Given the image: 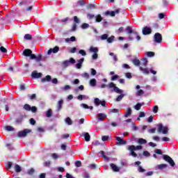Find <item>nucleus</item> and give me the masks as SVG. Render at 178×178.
I'll list each match as a JSON object with an SVG mask.
<instances>
[{"instance_id": "1", "label": "nucleus", "mask_w": 178, "mask_h": 178, "mask_svg": "<svg viewBox=\"0 0 178 178\" xmlns=\"http://www.w3.org/2000/svg\"><path fill=\"white\" fill-rule=\"evenodd\" d=\"M100 87H101V88H106V87H107V88H109L112 92H117V94H123V90L122 89H120L119 88H118L116 86V85L115 83H113V82H111L107 86L105 85V83H102L100 86Z\"/></svg>"}, {"instance_id": "2", "label": "nucleus", "mask_w": 178, "mask_h": 178, "mask_svg": "<svg viewBox=\"0 0 178 178\" xmlns=\"http://www.w3.org/2000/svg\"><path fill=\"white\" fill-rule=\"evenodd\" d=\"M157 131L159 133H162V134H168L169 129L168 127H164L162 124H157Z\"/></svg>"}, {"instance_id": "3", "label": "nucleus", "mask_w": 178, "mask_h": 178, "mask_svg": "<svg viewBox=\"0 0 178 178\" xmlns=\"http://www.w3.org/2000/svg\"><path fill=\"white\" fill-rule=\"evenodd\" d=\"M70 63L72 65H74L76 63V60L73 58H70L69 60H66L63 62L62 66L63 67H67V66H70Z\"/></svg>"}, {"instance_id": "4", "label": "nucleus", "mask_w": 178, "mask_h": 178, "mask_svg": "<svg viewBox=\"0 0 178 178\" xmlns=\"http://www.w3.org/2000/svg\"><path fill=\"white\" fill-rule=\"evenodd\" d=\"M94 104L95 106H99V105H102V106H106V102L105 100H100L99 98L96 97L94 99Z\"/></svg>"}, {"instance_id": "5", "label": "nucleus", "mask_w": 178, "mask_h": 178, "mask_svg": "<svg viewBox=\"0 0 178 178\" xmlns=\"http://www.w3.org/2000/svg\"><path fill=\"white\" fill-rule=\"evenodd\" d=\"M29 133H31V130L25 129L23 131H20L18 132V137H26Z\"/></svg>"}, {"instance_id": "6", "label": "nucleus", "mask_w": 178, "mask_h": 178, "mask_svg": "<svg viewBox=\"0 0 178 178\" xmlns=\"http://www.w3.org/2000/svg\"><path fill=\"white\" fill-rule=\"evenodd\" d=\"M106 117H107L106 114L102 113H100L96 115V119H97L99 122H104V120L106 119Z\"/></svg>"}, {"instance_id": "7", "label": "nucleus", "mask_w": 178, "mask_h": 178, "mask_svg": "<svg viewBox=\"0 0 178 178\" xmlns=\"http://www.w3.org/2000/svg\"><path fill=\"white\" fill-rule=\"evenodd\" d=\"M163 160L166 161V162H168V163H170L171 166H175V161L170 158V156L168 155H164Z\"/></svg>"}, {"instance_id": "8", "label": "nucleus", "mask_w": 178, "mask_h": 178, "mask_svg": "<svg viewBox=\"0 0 178 178\" xmlns=\"http://www.w3.org/2000/svg\"><path fill=\"white\" fill-rule=\"evenodd\" d=\"M115 139L117 140V145H126L127 144V142L120 137H116Z\"/></svg>"}, {"instance_id": "9", "label": "nucleus", "mask_w": 178, "mask_h": 178, "mask_svg": "<svg viewBox=\"0 0 178 178\" xmlns=\"http://www.w3.org/2000/svg\"><path fill=\"white\" fill-rule=\"evenodd\" d=\"M58 52H59V47L56 46L54 48L49 49L47 51V55H51L52 53L58 54Z\"/></svg>"}, {"instance_id": "10", "label": "nucleus", "mask_w": 178, "mask_h": 178, "mask_svg": "<svg viewBox=\"0 0 178 178\" xmlns=\"http://www.w3.org/2000/svg\"><path fill=\"white\" fill-rule=\"evenodd\" d=\"M154 41L155 42H162V35H161V33H156L154 35Z\"/></svg>"}, {"instance_id": "11", "label": "nucleus", "mask_w": 178, "mask_h": 178, "mask_svg": "<svg viewBox=\"0 0 178 178\" xmlns=\"http://www.w3.org/2000/svg\"><path fill=\"white\" fill-rule=\"evenodd\" d=\"M152 32V30L148 26H145L143 29V34L144 35H148V34H151Z\"/></svg>"}, {"instance_id": "12", "label": "nucleus", "mask_w": 178, "mask_h": 178, "mask_svg": "<svg viewBox=\"0 0 178 178\" xmlns=\"http://www.w3.org/2000/svg\"><path fill=\"white\" fill-rule=\"evenodd\" d=\"M128 149H131L132 151H137L140 149H143V146L138 145V146H135V145H131L128 147Z\"/></svg>"}, {"instance_id": "13", "label": "nucleus", "mask_w": 178, "mask_h": 178, "mask_svg": "<svg viewBox=\"0 0 178 178\" xmlns=\"http://www.w3.org/2000/svg\"><path fill=\"white\" fill-rule=\"evenodd\" d=\"M41 76H42V74L40 72H38L37 71H33L31 74V76L33 79H40V77H41Z\"/></svg>"}, {"instance_id": "14", "label": "nucleus", "mask_w": 178, "mask_h": 178, "mask_svg": "<svg viewBox=\"0 0 178 178\" xmlns=\"http://www.w3.org/2000/svg\"><path fill=\"white\" fill-rule=\"evenodd\" d=\"M31 54H33V51L29 49H26L23 51L24 56H30Z\"/></svg>"}, {"instance_id": "15", "label": "nucleus", "mask_w": 178, "mask_h": 178, "mask_svg": "<svg viewBox=\"0 0 178 178\" xmlns=\"http://www.w3.org/2000/svg\"><path fill=\"white\" fill-rule=\"evenodd\" d=\"M78 63L76 65V69H81V65H83V62H84V58H82L77 60Z\"/></svg>"}, {"instance_id": "16", "label": "nucleus", "mask_w": 178, "mask_h": 178, "mask_svg": "<svg viewBox=\"0 0 178 178\" xmlns=\"http://www.w3.org/2000/svg\"><path fill=\"white\" fill-rule=\"evenodd\" d=\"M77 99H79V101H83V99H90V97L86 95H79L77 97Z\"/></svg>"}, {"instance_id": "17", "label": "nucleus", "mask_w": 178, "mask_h": 178, "mask_svg": "<svg viewBox=\"0 0 178 178\" xmlns=\"http://www.w3.org/2000/svg\"><path fill=\"white\" fill-rule=\"evenodd\" d=\"M139 70L140 72H143L144 74H149V70L148 68H143V67H140Z\"/></svg>"}, {"instance_id": "18", "label": "nucleus", "mask_w": 178, "mask_h": 178, "mask_svg": "<svg viewBox=\"0 0 178 178\" xmlns=\"http://www.w3.org/2000/svg\"><path fill=\"white\" fill-rule=\"evenodd\" d=\"M65 42L70 43V42H74L76 41V37L72 36L70 38H67L65 39Z\"/></svg>"}, {"instance_id": "19", "label": "nucleus", "mask_w": 178, "mask_h": 178, "mask_svg": "<svg viewBox=\"0 0 178 178\" xmlns=\"http://www.w3.org/2000/svg\"><path fill=\"white\" fill-rule=\"evenodd\" d=\"M111 168L114 172H119L120 170V168L113 163L111 164Z\"/></svg>"}, {"instance_id": "20", "label": "nucleus", "mask_w": 178, "mask_h": 178, "mask_svg": "<svg viewBox=\"0 0 178 178\" xmlns=\"http://www.w3.org/2000/svg\"><path fill=\"white\" fill-rule=\"evenodd\" d=\"M131 115V108L130 107H129L127 108V110L125 111L124 117L129 118V116H130Z\"/></svg>"}, {"instance_id": "21", "label": "nucleus", "mask_w": 178, "mask_h": 178, "mask_svg": "<svg viewBox=\"0 0 178 178\" xmlns=\"http://www.w3.org/2000/svg\"><path fill=\"white\" fill-rule=\"evenodd\" d=\"M89 84L90 86H91V87H95L97 86V79H90Z\"/></svg>"}, {"instance_id": "22", "label": "nucleus", "mask_w": 178, "mask_h": 178, "mask_svg": "<svg viewBox=\"0 0 178 178\" xmlns=\"http://www.w3.org/2000/svg\"><path fill=\"white\" fill-rule=\"evenodd\" d=\"M168 168V164H160L156 166V168L159 170H162L163 169H166Z\"/></svg>"}, {"instance_id": "23", "label": "nucleus", "mask_w": 178, "mask_h": 178, "mask_svg": "<svg viewBox=\"0 0 178 178\" xmlns=\"http://www.w3.org/2000/svg\"><path fill=\"white\" fill-rule=\"evenodd\" d=\"M81 106H82V108H84V109H90V111H92V109H94V107H92V106H88L86 104H81Z\"/></svg>"}, {"instance_id": "24", "label": "nucleus", "mask_w": 178, "mask_h": 178, "mask_svg": "<svg viewBox=\"0 0 178 178\" xmlns=\"http://www.w3.org/2000/svg\"><path fill=\"white\" fill-rule=\"evenodd\" d=\"M51 77L49 75H47L45 78L42 79V83H44V81H51Z\"/></svg>"}, {"instance_id": "25", "label": "nucleus", "mask_w": 178, "mask_h": 178, "mask_svg": "<svg viewBox=\"0 0 178 178\" xmlns=\"http://www.w3.org/2000/svg\"><path fill=\"white\" fill-rule=\"evenodd\" d=\"M83 136L85 137V141H90L91 136H90V134H88V132L83 134Z\"/></svg>"}, {"instance_id": "26", "label": "nucleus", "mask_w": 178, "mask_h": 178, "mask_svg": "<svg viewBox=\"0 0 178 178\" xmlns=\"http://www.w3.org/2000/svg\"><path fill=\"white\" fill-rule=\"evenodd\" d=\"M62 105H63V99L58 101L57 106L58 111H60L62 109Z\"/></svg>"}, {"instance_id": "27", "label": "nucleus", "mask_w": 178, "mask_h": 178, "mask_svg": "<svg viewBox=\"0 0 178 178\" xmlns=\"http://www.w3.org/2000/svg\"><path fill=\"white\" fill-rule=\"evenodd\" d=\"M143 105H144V103H138L134 106V109H136V111H140V109H141V106H143Z\"/></svg>"}, {"instance_id": "28", "label": "nucleus", "mask_w": 178, "mask_h": 178, "mask_svg": "<svg viewBox=\"0 0 178 178\" xmlns=\"http://www.w3.org/2000/svg\"><path fill=\"white\" fill-rule=\"evenodd\" d=\"M89 51L90 52H93V54L98 53V49L94 47H90Z\"/></svg>"}, {"instance_id": "29", "label": "nucleus", "mask_w": 178, "mask_h": 178, "mask_svg": "<svg viewBox=\"0 0 178 178\" xmlns=\"http://www.w3.org/2000/svg\"><path fill=\"white\" fill-rule=\"evenodd\" d=\"M120 111L118 108L110 109L108 113H119Z\"/></svg>"}, {"instance_id": "30", "label": "nucleus", "mask_w": 178, "mask_h": 178, "mask_svg": "<svg viewBox=\"0 0 178 178\" xmlns=\"http://www.w3.org/2000/svg\"><path fill=\"white\" fill-rule=\"evenodd\" d=\"M108 35L105 33V34H103L100 37H99V39L102 40V41H105V40H108Z\"/></svg>"}, {"instance_id": "31", "label": "nucleus", "mask_w": 178, "mask_h": 178, "mask_svg": "<svg viewBox=\"0 0 178 178\" xmlns=\"http://www.w3.org/2000/svg\"><path fill=\"white\" fill-rule=\"evenodd\" d=\"M119 94H121L120 95L118 96V97L115 99V101L117 102H120L121 100L123 99V98L124 97V94H122V93H119Z\"/></svg>"}, {"instance_id": "32", "label": "nucleus", "mask_w": 178, "mask_h": 178, "mask_svg": "<svg viewBox=\"0 0 178 178\" xmlns=\"http://www.w3.org/2000/svg\"><path fill=\"white\" fill-rule=\"evenodd\" d=\"M126 33H127L128 34H134V32H133V29H131V27L130 26H127L125 29Z\"/></svg>"}, {"instance_id": "33", "label": "nucleus", "mask_w": 178, "mask_h": 178, "mask_svg": "<svg viewBox=\"0 0 178 178\" xmlns=\"http://www.w3.org/2000/svg\"><path fill=\"white\" fill-rule=\"evenodd\" d=\"M132 62H133L134 65H135V66H140V60H138L137 58H134L132 60Z\"/></svg>"}, {"instance_id": "34", "label": "nucleus", "mask_w": 178, "mask_h": 178, "mask_svg": "<svg viewBox=\"0 0 178 178\" xmlns=\"http://www.w3.org/2000/svg\"><path fill=\"white\" fill-rule=\"evenodd\" d=\"M52 116V109L49 108L46 112V118H51Z\"/></svg>"}, {"instance_id": "35", "label": "nucleus", "mask_w": 178, "mask_h": 178, "mask_svg": "<svg viewBox=\"0 0 178 178\" xmlns=\"http://www.w3.org/2000/svg\"><path fill=\"white\" fill-rule=\"evenodd\" d=\"M115 40V37L113 35H111L110 38H107V42L108 44H112L113 41Z\"/></svg>"}, {"instance_id": "36", "label": "nucleus", "mask_w": 178, "mask_h": 178, "mask_svg": "<svg viewBox=\"0 0 178 178\" xmlns=\"http://www.w3.org/2000/svg\"><path fill=\"white\" fill-rule=\"evenodd\" d=\"M77 48L76 47H71L68 49V51L70 54H75L76 52Z\"/></svg>"}, {"instance_id": "37", "label": "nucleus", "mask_w": 178, "mask_h": 178, "mask_svg": "<svg viewBox=\"0 0 178 178\" xmlns=\"http://www.w3.org/2000/svg\"><path fill=\"white\" fill-rule=\"evenodd\" d=\"M146 56H148L149 58H152L155 56V53H154L153 51H147L146 53Z\"/></svg>"}, {"instance_id": "38", "label": "nucleus", "mask_w": 178, "mask_h": 178, "mask_svg": "<svg viewBox=\"0 0 178 178\" xmlns=\"http://www.w3.org/2000/svg\"><path fill=\"white\" fill-rule=\"evenodd\" d=\"M99 154H101L102 156L104 158V159H106V161H109V159L108 156L105 155V152L104 151H100Z\"/></svg>"}, {"instance_id": "39", "label": "nucleus", "mask_w": 178, "mask_h": 178, "mask_svg": "<svg viewBox=\"0 0 178 178\" xmlns=\"http://www.w3.org/2000/svg\"><path fill=\"white\" fill-rule=\"evenodd\" d=\"M15 172H17V173H19V172H22V168L19 167V165H15Z\"/></svg>"}, {"instance_id": "40", "label": "nucleus", "mask_w": 178, "mask_h": 178, "mask_svg": "<svg viewBox=\"0 0 178 178\" xmlns=\"http://www.w3.org/2000/svg\"><path fill=\"white\" fill-rule=\"evenodd\" d=\"M65 123L70 126L72 124L73 122L72 121V119H70V118L68 117L65 119Z\"/></svg>"}, {"instance_id": "41", "label": "nucleus", "mask_w": 178, "mask_h": 178, "mask_svg": "<svg viewBox=\"0 0 178 178\" xmlns=\"http://www.w3.org/2000/svg\"><path fill=\"white\" fill-rule=\"evenodd\" d=\"M82 77H83V79H90V74L87 73V72H84L81 74Z\"/></svg>"}, {"instance_id": "42", "label": "nucleus", "mask_w": 178, "mask_h": 178, "mask_svg": "<svg viewBox=\"0 0 178 178\" xmlns=\"http://www.w3.org/2000/svg\"><path fill=\"white\" fill-rule=\"evenodd\" d=\"M129 151H130V155L131 156H134V158H137V154H136V152H134V151H136V150L129 149Z\"/></svg>"}, {"instance_id": "43", "label": "nucleus", "mask_w": 178, "mask_h": 178, "mask_svg": "<svg viewBox=\"0 0 178 178\" xmlns=\"http://www.w3.org/2000/svg\"><path fill=\"white\" fill-rule=\"evenodd\" d=\"M138 143L139 144H145L147 143V140L144 138H139Z\"/></svg>"}, {"instance_id": "44", "label": "nucleus", "mask_w": 178, "mask_h": 178, "mask_svg": "<svg viewBox=\"0 0 178 178\" xmlns=\"http://www.w3.org/2000/svg\"><path fill=\"white\" fill-rule=\"evenodd\" d=\"M96 22H97V23H99L100 22H102V17L101 16V15H98L96 17Z\"/></svg>"}, {"instance_id": "45", "label": "nucleus", "mask_w": 178, "mask_h": 178, "mask_svg": "<svg viewBox=\"0 0 178 178\" xmlns=\"http://www.w3.org/2000/svg\"><path fill=\"white\" fill-rule=\"evenodd\" d=\"M70 88H72V87H70V86L66 85L65 86L62 88L61 90H63V91H67V90H70Z\"/></svg>"}, {"instance_id": "46", "label": "nucleus", "mask_w": 178, "mask_h": 178, "mask_svg": "<svg viewBox=\"0 0 178 178\" xmlns=\"http://www.w3.org/2000/svg\"><path fill=\"white\" fill-rule=\"evenodd\" d=\"M24 109H25V111H31V106L29 104H25L24 106Z\"/></svg>"}, {"instance_id": "47", "label": "nucleus", "mask_w": 178, "mask_h": 178, "mask_svg": "<svg viewBox=\"0 0 178 178\" xmlns=\"http://www.w3.org/2000/svg\"><path fill=\"white\" fill-rule=\"evenodd\" d=\"M109 55L110 56H113V60H115V62H118V57L116 56V55H115V54L109 53Z\"/></svg>"}, {"instance_id": "48", "label": "nucleus", "mask_w": 178, "mask_h": 178, "mask_svg": "<svg viewBox=\"0 0 178 178\" xmlns=\"http://www.w3.org/2000/svg\"><path fill=\"white\" fill-rule=\"evenodd\" d=\"M138 172H140V173H144V172H145V169L143 168V167H141V165H139L138 167Z\"/></svg>"}, {"instance_id": "49", "label": "nucleus", "mask_w": 178, "mask_h": 178, "mask_svg": "<svg viewBox=\"0 0 178 178\" xmlns=\"http://www.w3.org/2000/svg\"><path fill=\"white\" fill-rule=\"evenodd\" d=\"M79 54H80V55H81L82 56H86V55H87L86 51L83 49L79 50Z\"/></svg>"}, {"instance_id": "50", "label": "nucleus", "mask_w": 178, "mask_h": 178, "mask_svg": "<svg viewBox=\"0 0 178 178\" xmlns=\"http://www.w3.org/2000/svg\"><path fill=\"white\" fill-rule=\"evenodd\" d=\"M106 15H110V16L113 17V16H115V11H111V12L110 11H106Z\"/></svg>"}, {"instance_id": "51", "label": "nucleus", "mask_w": 178, "mask_h": 178, "mask_svg": "<svg viewBox=\"0 0 178 178\" xmlns=\"http://www.w3.org/2000/svg\"><path fill=\"white\" fill-rule=\"evenodd\" d=\"M142 60H143V63H142L143 66H147L148 63V60H147V58H143Z\"/></svg>"}, {"instance_id": "52", "label": "nucleus", "mask_w": 178, "mask_h": 178, "mask_svg": "<svg viewBox=\"0 0 178 178\" xmlns=\"http://www.w3.org/2000/svg\"><path fill=\"white\" fill-rule=\"evenodd\" d=\"M0 51L1 52H3V54H6V52H8L6 48H4L3 46L0 47Z\"/></svg>"}, {"instance_id": "53", "label": "nucleus", "mask_w": 178, "mask_h": 178, "mask_svg": "<svg viewBox=\"0 0 178 178\" xmlns=\"http://www.w3.org/2000/svg\"><path fill=\"white\" fill-rule=\"evenodd\" d=\"M41 59H42L41 54H38L36 56L35 60H37V62H41Z\"/></svg>"}, {"instance_id": "54", "label": "nucleus", "mask_w": 178, "mask_h": 178, "mask_svg": "<svg viewBox=\"0 0 178 178\" xmlns=\"http://www.w3.org/2000/svg\"><path fill=\"white\" fill-rule=\"evenodd\" d=\"M119 79V75H113L111 76V81H115V80H118Z\"/></svg>"}, {"instance_id": "55", "label": "nucleus", "mask_w": 178, "mask_h": 178, "mask_svg": "<svg viewBox=\"0 0 178 178\" xmlns=\"http://www.w3.org/2000/svg\"><path fill=\"white\" fill-rule=\"evenodd\" d=\"M75 166H76V168H80V167H81V161H76V162H75Z\"/></svg>"}, {"instance_id": "56", "label": "nucleus", "mask_w": 178, "mask_h": 178, "mask_svg": "<svg viewBox=\"0 0 178 178\" xmlns=\"http://www.w3.org/2000/svg\"><path fill=\"white\" fill-rule=\"evenodd\" d=\"M90 25L88 24L84 23L82 24L81 28L83 29H88Z\"/></svg>"}, {"instance_id": "57", "label": "nucleus", "mask_w": 178, "mask_h": 178, "mask_svg": "<svg viewBox=\"0 0 178 178\" xmlns=\"http://www.w3.org/2000/svg\"><path fill=\"white\" fill-rule=\"evenodd\" d=\"M24 38L25 40H31L32 38L31 34H26Z\"/></svg>"}, {"instance_id": "58", "label": "nucleus", "mask_w": 178, "mask_h": 178, "mask_svg": "<svg viewBox=\"0 0 178 178\" xmlns=\"http://www.w3.org/2000/svg\"><path fill=\"white\" fill-rule=\"evenodd\" d=\"M102 141H108V140H109V136H103L102 137Z\"/></svg>"}, {"instance_id": "59", "label": "nucleus", "mask_w": 178, "mask_h": 178, "mask_svg": "<svg viewBox=\"0 0 178 178\" xmlns=\"http://www.w3.org/2000/svg\"><path fill=\"white\" fill-rule=\"evenodd\" d=\"M90 72L92 76H95V74H97V70H95L94 68H91Z\"/></svg>"}, {"instance_id": "60", "label": "nucleus", "mask_w": 178, "mask_h": 178, "mask_svg": "<svg viewBox=\"0 0 178 178\" xmlns=\"http://www.w3.org/2000/svg\"><path fill=\"white\" fill-rule=\"evenodd\" d=\"M144 94V91L143 90H139L137 91L136 95L140 97V95H143Z\"/></svg>"}, {"instance_id": "61", "label": "nucleus", "mask_w": 178, "mask_h": 178, "mask_svg": "<svg viewBox=\"0 0 178 178\" xmlns=\"http://www.w3.org/2000/svg\"><path fill=\"white\" fill-rule=\"evenodd\" d=\"M77 3H78V5H81V6L86 5V2L84 1V0H79L77 2Z\"/></svg>"}, {"instance_id": "62", "label": "nucleus", "mask_w": 178, "mask_h": 178, "mask_svg": "<svg viewBox=\"0 0 178 178\" xmlns=\"http://www.w3.org/2000/svg\"><path fill=\"white\" fill-rule=\"evenodd\" d=\"M125 77H127V79H131V73L130 72H127V73H125Z\"/></svg>"}, {"instance_id": "63", "label": "nucleus", "mask_w": 178, "mask_h": 178, "mask_svg": "<svg viewBox=\"0 0 178 178\" xmlns=\"http://www.w3.org/2000/svg\"><path fill=\"white\" fill-rule=\"evenodd\" d=\"M158 106H154V108H153V112L154 113H158Z\"/></svg>"}, {"instance_id": "64", "label": "nucleus", "mask_w": 178, "mask_h": 178, "mask_svg": "<svg viewBox=\"0 0 178 178\" xmlns=\"http://www.w3.org/2000/svg\"><path fill=\"white\" fill-rule=\"evenodd\" d=\"M92 145H101V143H99V141H98V140H94L93 142H92Z\"/></svg>"}]
</instances>
